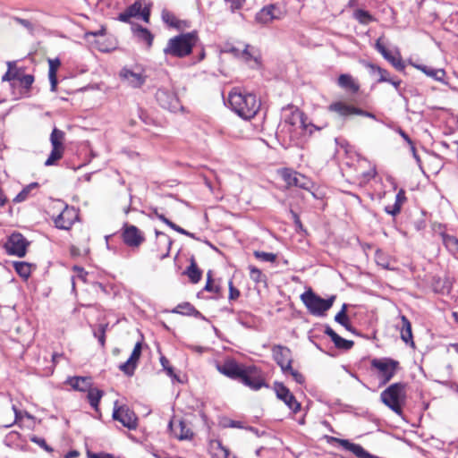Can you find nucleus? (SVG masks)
I'll return each mask as SVG.
<instances>
[{"instance_id":"obj_20","label":"nucleus","mask_w":458,"mask_h":458,"mask_svg":"<svg viewBox=\"0 0 458 458\" xmlns=\"http://www.w3.org/2000/svg\"><path fill=\"white\" fill-rule=\"evenodd\" d=\"M335 441H337L343 448L352 452L358 458H379L367 452L360 445L351 443L347 439L335 438Z\"/></svg>"},{"instance_id":"obj_9","label":"nucleus","mask_w":458,"mask_h":458,"mask_svg":"<svg viewBox=\"0 0 458 458\" xmlns=\"http://www.w3.org/2000/svg\"><path fill=\"white\" fill-rule=\"evenodd\" d=\"M28 244L29 242L21 233H15L9 236L4 243V249L8 254L21 258L27 252Z\"/></svg>"},{"instance_id":"obj_60","label":"nucleus","mask_w":458,"mask_h":458,"mask_svg":"<svg viewBox=\"0 0 458 458\" xmlns=\"http://www.w3.org/2000/svg\"><path fill=\"white\" fill-rule=\"evenodd\" d=\"M15 21L19 24H21V26L26 28L28 30H30V31L33 30V24L30 21L25 20V19H21V18H16Z\"/></svg>"},{"instance_id":"obj_54","label":"nucleus","mask_w":458,"mask_h":458,"mask_svg":"<svg viewBox=\"0 0 458 458\" xmlns=\"http://www.w3.org/2000/svg\"><path fill=\"white\" fill-rule=\"evenodd\" d=\"M286 373H289L291 374V376L293 377V378L298 383V384H302L304 382V377L301 373H300L299 371L295 370L293 369V367L291 366V369H288V371Z\"/></svg>"},{"instance_id":"obj_10","label":"nucleus","mask_w":458,"mask_h":458,"mask_svg":"<svg viewBox=\"0 0 458 458\" xmlns=\"http://www.w3.org/2000/svg\"><path fill=\"white\" fill-rule=\"evenodd\" d=\"M158 104L165 109L176 112L182 108L178 97L174 91L167 89H159L156 93Z\"/></svg>"},{"instance_id":"obj_39","label":"nucleus","mask_w":458,"mask_h":458,"mask_svg":"<svg viewBox=\"0 0 458 458\" xmlns=\"http://www.w3.org/2000/svg\"><path fill=\"white\" fill-rule=\"evenodd\" d=\"M368 67L370 69V72L372 73H376L378 75L379 78L377 80V82H386L387 81H390V75L386 70L373 64H369Z\"/></svg>"},{"instance_id":"obj_64","label":"nucleus","mask_w":458,"mask_h":458,"mask_svg":"<svg viewBox=\"0 0 458 458\" xmlns=\"http://www.w3.org/2000/svg\"><path fill=\"white\" fill-rule=\"evenodd\" d=\"M89 458H115L110 454H89Z\"/></svg>"},{"instance_id":"obj_30","label":"nucleus","mask_w":458,"mask_h":458,"mask_svg":"<svg viewBox=\"0 0 458 458\" xmlns=\"http://www.w3.org/2000/svg\"><path fill=\"white\" fill-rule=\"evenodd\" d=\"M49 70H48V78L50 81L51 90L55 91L57 86V77L56 72L58 68L61 65V62L58 58L49 59L48 60Z\"/></svg>"},{"instance_id":"obj_61","label":"nucleus","mask_w":458,"mask_h":458,"mask_svg":"<svg viewBox=\"0 0 458 458\" xmlns=\"http://www.w3.org/2000/svg\"><path fill=\"white\" fill-rule=\"evenodd\" d=\"M225 1L231 4L230 7L233 11L242 8V6L243 5V4L245 2V0H225Z\"/></svg>"},{"instance_id":"obj_15","label":"nucleus","mask_w":458,"mask_h":458,"mask_svg":"<svg viewBox=\"0 0 458 458\" xmlns=\"http://www.w3.org/2000/svg\"><path fill=\"white\" fill-rule=\"evenodd\" d=\"M281 174L282 178L289 187L295 186L304 190L310 189L311 182L305 175L287 168L282 170Z\"/></svg>"},{"instance_id":"obj_6","label":"nucleus","mask_w":458,"mask_h":458,"mask_svg":"<svg viewBox=\"0 0 458 458\" xmlns=\"http://www.w3.org/2000/svg\"><path fill=\"white\" fill-rule=\"evenodd\" d=\"M239 382L254 391L262 387H268L263 372L254 365L243 367Z\"/></svg>"},{"instance_id":"obj_1","label":"nucleus","mask_w":458,"mask_h":458,"mask_svg":"<svg viewBox=\"0 0 458 458\" xmlns=\"http://www.w3.org/2000/svg\"><path fill=\"white\" fill-rule=\"evenodd\" d=\"M228 103L239 116L246 120L254 117L260 107V101L255 95L243 94L238 89L230 91Z\"/></svg>"},{"instance_id":"obj_35","label":"nucleus","mask_w":458,"mask_h":458,"mask_svg":"<svg viewBox=\"0 0 458 458\" xmlns=\"http://www.w3.org/2000/svg\"><path fill=\"white\" fill-rule=\"evenodd\" d=\"M87 398L89 400V403L93 408H98L100 399L104 394V392L98 388H92L91 386L89 387V389L87 390Z\"/></svg>"},{"instance_id":"obj_31","label":"nucleus","mask_w":458,"mask_h":458,"mask_svg":"<svg viewBox=\"0 0 458 458\" xmlns=\"http://www.w3.org/2000/svg\"><path fill=\"white\" fill-rule=\"evenodd\" d=\"M8 70L4 74L2 80L11 81H19L21 73L24 72V68H18L14 62L7 63Z\"/></svg>"},{"instance_id":"obj_5","label":"nucleus","mask_w":458,"mask_h":458,"mask_svg":"<svg viewBox=\"0 0 458 458\" xmlns=\"http://www.w3.org/2000/svg\"><path fill=\"white\" fill-rule=\"evenodd\" d=\"M371 368L377 371L381 385L387 384L399 369V362L390 358H375L371 360Z\"/></svg>"},{"instance_id":"obj_53","label":"nucleus","mask_w":458,"mask_h":458,"mask_svg":"<svg viewBox=\"0 0 458 458\" xmlns=\"http://www.w3.org/2000/svg\"><path fill=\"white\" fill-rule=\"evenodd\" d=\"M156 235L157 238H159L160 241H164L165 243H167V245H168L167 252L165 255H164V257L168 256L169 250H170V247L172 244V240L170 239V237L167 234H165V233H162V232L156 231Z\"/></svg>"},{"instance_id":"obj_23","label":"nucleus","mask_w":458,"mask_h":458,"mask_svg":"<svg viewBox=\"0 0 458 458\" xmlns=\"http://www.w3.org/2000/svg\"><path fill=\"white\" fill-rule=\"evenodd\" d=\"M276 19H279V11L274 4L263 7L256 14V21L261 24H267Z\"/></svg>"},{"instance_id":"obj_34","label":"nucleus","mask_w":458,"mask_h":458,"mask_svg":"<svg viewBox=\"0 0 458 458\" xmlns=\"http://www.w3.org/2000/svg\"><path fill=\"white\" fill-rule=\"evenodd\" d=\"M133 30L136 37L140 40L144 41L148 45V47H151L153 43V35L150 33L148 30L142 28L141 26H137Z\"/></svg>"},{"instance_id":"obj_18","label":"nucleus","mask_w":458,"mask_h":458,"mask_svg":"<svg viewBox=\"0 0 458 458\" xmlns=\"http://www.w3.org/2000/svg\"><path fill=\"white\" fill-rule=\"evenodd\" d=\"M376 49L387 60L395 69L402 71L404 69V64L402 61L400 55H392V53L386 48L382 43L381 38H378L376 42Z\"/></svg>"},{"instance_id":"obj_49","label":"nucleus","mask_w":458,"mask_h":458,"mask_svg":"<svg viewBox=\"0 0 458 458\" xmlns=\"http://www.w3.org/2000/svg\"><path fill=\"white\" fill-rule=\"evenodd\" d=\"M220 424L223 428H244L242 421L233 420L228 419V418L222 419Z\"/></svg>"},{"instance_id":"obj_59","label":"nucleus","mask_w":458,"mask_h":458,"mask_svg":"<svg viewBox=\"0 0 458 458\" xmlns=\"http://www.w3.org/2000/svg\"><path fill=\"white\" fill-rule=\"evenodd\" d=\"M385 211H386L387 214L392 215V216H396V215H398V214L400 213L401 208H400L397 205H395V204L394 203V205L386 206V207L385 208Z\"/></svg>"},{"instance_id":"obj_22","label":"nucleus","mask_w":458,"mask_h":458,"mask_svg":"<svg viewBox=\"0 0 458 458\" xmlns=\"http://www.w3.org/2000/svg\"><path fill=\"white\" fill-rule=\"evenodd\" d=\"M241 58L244 60L247 63L253 62L254 64H251L253 68H258L260 66L261 64V55L259 51L250 46V45H244V47L242 48L241 52Z\"/></svg>"},{"instance_id":"obj_36","label":"nucleus","mask_w":458,"mask_h":458,"mask_svg":"<svg viewBox=\"0 0 458 458\" xmlns=\"http://www.w3.org/2000/svg\"><path fill=\"white\" fill-rule=\"evenodd\" d=\"M174 312L182 315L195 316L198 317L199 312L189 302L177 305Z\"/></svg>"},{"instance_id":"obj_21","label":"nucleus","mask_w":458,"mask_h":458,"mask_svg":"<svg viewBox=\"0 0 458 458\" xmlns=\"http://www.w3.org/2000/svg\"><path fill=\"white\" fill-rule=\"evenodd\" d=\"M328 109L331 112L338 114L342 117H350L354 114L358 115L359 107H356L352 105L347 104L343 101H337L332 103L329 106Z\"/></svg>"},{"instance_id":"obj_43","label":"nucleus","mask_w":458,"mask_h":458,"mask_svg":"<svg viewBox=\"0 0 458 458\" xmlns=\"http://www.w3.org/2000/svg\"><path fill=\"white\" fill-rule=\"evenodd\" d=\"M347 305L344 304L341 310L335 315V320L345 328L350 329L349 318L346 315Z\"/></svg>"},{"instance_id":"obj_51","label":"nucleus","mask_w":458,"mask_h":458,"mask_svg":"<svg viewBox=\"0 0 458 458\" xmlns=\"http://www.w3.org/2000/svg\"><path fill=\"white\" fill-rule=\"evenodd\" d=\"M376 174H377V171H376L375 166H373L369 171H367L361 174L360 183H367L371 179H373L376 176Z\"/></svg>"},{"instance_id":"obj_48","label":"nucleus","mask_w":458,"mask_h":458,"mask_svg":"<svg viewBox=\"0 0 458 458\" xmlns=\"http://www.w3.org/2000/svg\"><path fill=\"white\" fill-rule=\"evenodd\" d=\"M18 81L20 82L21 86L26 89H29L34 82V76L31 74H25L23 72Z\"/></svg>"},{"instance_id":"obj_3","label":"nucleus","mask_w":458,"mask_h":458,"mask_svg":"<svg viewBox=\"0 0 458 458\" xmlns=\"http://www.w3.org/2000/svg\"><path fill=\"white\" fill-rule=\"evenodd\" d=\"M405 388L404 383H394L380 394L381 402L398 415L403 413V405L405 403Z\"/></svg>"},{"instance_id":"obj_25","label":"nucleus","mask_w":458,"mask_h":458,"mask_svg":"<svg viewBox=\"0 0 458 458\" xmlns=\"http://www.w3.org/2000/svg\"><path fill=\"white\" fill-rule=\"evenodd\" d=\"M440 236L447 251L458 259V238L445 232L441 233Z\"/></svg>"},{"instance_id":"obj_57","label":"nucleus","mask_w":458,"mask_h":458,"mask_svg":"<svg viewBox=\"0 0 458 458\" xmlns=\"http://www.w3.org/2000/svg\"><path fill=\"white\" fill-rule=\"evenodd\" d=\"M240 296V291L233 286L232 281L229 282V299L236 300Z\"/></svg>"},{"instance_id":"obj_26","label":"nucleus","mask_w":458,"mask_h":458,"mask_svg":"<svg viewBox=\"0 0 458 458\" xmlns=\"http://www.w3.org/2000/svg\"><path fill=\"white\" fill-rule=\"evenodd\" d=\"M67 383L77 391L86 392L92 386L90 377H72L67 379Z\"/></svg>"},{"instance_id":"obj_27","label":"nucleus","mask_w":458,"mask_h":458,"mask_svg":"<svg viewBox=\"0 0 458 458\" xmlns=\"http://www.w3.org/2000/svg\"><path fill=\"white\" fill-rule=\"evenodd\" d=\"M142 4L140 1H135L118 15V20L123 22H130L131 18L137 17L141 12Z\"/></svg>"},{"instance_id":"obj_8","label":"nucleus","mask_w":458,"mask_h":458,"mask_svg":"<svg viewBox=\"0 0 458 458\" xmlns=\"http://www.w3.org/2000/svg\"><path fill=\"white\" fill-rule=\"evenodd\" d=\"M118 402L114 403L113 411V419L122 423V425L129 429H135L137 428V416L133 411L128 406H117Z\"/></svg>"},{"instance_id":"obj_62","label":"nucleus","mask_w":458,"mask_h":458,"mask_svg":"<svg viewBox=\"0 0 458 458\" xmlns=\"http://www.w3.org/2000/svg\"><path fill=\"white\" fill-rule=\"evenodd\" d=\"M106 34V29L105 28H102L101 30H98V31H90V32H87L85 34V38L89 40V38L90 37H98V36H104Z\"/></svg>"},{"instance_id":"obj_33","label":"nucleus","mask_w":458,"mask_h":458,"mask_svg":"<svg viewBox=\"0 0 458 458\" xmlns=\"http://www.w3.org/2000/svg\"><path fill=\"white\" fill-rule=\"evenodd\" d=\"M284 123L290 126L289 131H291V128L294 126H299L302 130L305 129L303 114L299 110L293 111L291 114L285 118Z\"/></svg>"},{"instance_id":"obj_47","label":"nucleus","mask_w":458,"mask_h":458,"mask_svg":"<svg viewBox=\"0 0 458 458\" xmlns=\"http://www.w3.org/2000/svg\"><path fill=\"white\" fill-rule=\"evenodd\" d=\"M179 428H180V433H177L176 430H174V435L178 439L183 440V439H189L191 437V436H192L191 431L188 428H186V426L184 425L183 422L180 421Z\"/></svg>"},{"instance_id":"obj_16","label":"nucleus","mask_w":458,"mask_h":458,"mask_svg":"<svg viewBox=\"0 0 458 458\" xmlns=\"http://www.w3.org/2000/svg\"><path fill=\"white\" fill-rule=\"evenodd\" d=\"M123 239L130 247H139L144 242L142 233L135 226L125 224L123 225Z\"/></svg>"},{"instance_id":"obj_58","label":"nucleus","mask_w":458,"mask_h":458,"mask_svg":"<svg viewBox=\"0 0 458 458\" xmlns=\"http://www.w3.org/2000/svg\"><path fill=\"white\" fill-rule=\"evenodd\" d=\"M242 49H241L239 47L228 45V46L225 47V52L233 54L234 56L241 58V52H242Z\"/></svg>"},{"instance_id":"obj_45","label":"nucleus","mask_w":458,"mask_h":458,"mask_svg":"<svg viewBox=\"0 0 458 458\" xmlns=\"http://www.w3.org/2000/svg\"><path fill=\"white\" fill-rule=\"evenodd\" d=\"M253 255L256 259L264 261V262H275L276 259V255L271 252H265L260 250H255Z\"/></svg>"},{"instance_id":"obj_4","label":"nucleus","mask_w":458,"mask_h":458,"mask_svg":"<svg viewBox=\"0 0 458 458\" xmlns=\"http://www.w3.org/2000/svg\"><path fill=\"white\" fill-rule=\"evenodd\" d=\"M301 300L311 315L324 317L327 311L333 306L335 296L333 295L328 299H323L310 288L301 295Z\"/></svg>"},{"instance_id":"obj_2","label":"nucleus","mask_w":458,"mask_h":458,"mask_svg":"<svg viewBox=\"0 0 458 458\" xmlns=\"http://www.w3.org/2000/svg\"><path fill=\"white\" fill-rule=\"evenodd\" d=\"M197 42L198 36L196 32L182 33L168 40L164 48V54L177 58H183L191 53Z\"/></svg>"},{"instance_id":"obj_42","label":"nucleus","mask_w":458,"mask_h":458,"mask_svg":"<svg viewBox=\"0 0 458 458\" xmlns=\"http://www.w3.org/2000/svg\"><path fill=\"white\" fill-rule=\"evenodd\" d=\"M250 270V278L255 282V283H262L266 282L267 276L262 273V271L254 267V266H249Z\"/></svg>"},{"instance_id":"obj_24","label":"nucleus","mask_w":458,"mask_h":458,"mask_svg":"<svg viewBox=\"0 0 458 458\" xmlns=\"http://www.w3.org/2000/svg\"><path fill=\"white\" fill-rule=\"evenodd\" d=\"M401 325H398V328L400 330L401 339L411 347H414L415 344L413 341L412 331H411V324L410 320L404 316L402 315L400 317Z\"/></svg>"},{"instance_id":"obj_56","label":"nucleus","mask_w":458,"mask_h":458,"mask_svg":"<svg viewBox=\"0 0 458 458\" xmlns=\"http://www.w3.org/2000/svg\"><path fill=\"white\" fill-rule=\"evenodd\" d=\"M405 192L403 190H400L395 196L394 204L397 205L400 208H402V206L405 202Z\"/></svg>"},{"instance_id":"obj_40","label":"nucleus","mask_w":458,"mask_h":458,"mask_svg":"<svg viewBox=\"0 0 458 458\" xmlns=\"http://www.w3.org/2000/svg\"><path fill=\"white\" fill-rule=\"evenodd\" d=\"M186 274L193 284L198 283L201 279L202 273L193 260L187 268Z\"/></svg>"},{"instance_id":"obj_29","label":"nucleus","mask_w":458,"mask_h":458,"mask_svg":"<svg viewBox=\"0 0 458 458\" xmlns=\"http://www.w3.org/2000/svg\"><path fill=\"white\" fill-rule=\"evenodd\" d=\"M337 82L339 87L344 89L345 90H349L352 93H357L360 89L359 84L350 74H341L338 77Z\"/></svg>"},{"instance_id":"obj_13","label":"nucleus","mask_w":458,"mask_h":458,"mask_svg":"<svg viewBox=\"0 0 458 458\" xmlns=\"http://www.w3.org/2000/svg\"><path fill=\"white\" fill-rule=\"evenodd\" d=\"M272 354L275 361L281 368L282 371L286 374L291 369L293 358L291 350L283 345H275L272 348Z\"/></svg>"},{"instance_id":"obj_63","label":"nucleus","mask_w":458,"mask_h":458,"mask_svg":"<svg viewBox=\"0 0 458 458\" xmlns=\"http://www.w3.org/2000/svg\"><path fill=\"white\" fill-rule=\"evenodd\" d=\"M13 411L14 412V417H15L14 421L13 423H11L10 425H7L6 427L12 426L14 422L21 420L23 417V412L21 411L18 410L15 405H13Z\"/></svg>"},{"instance_id":"obj_28","label":"nucleus","mask_w":458,"mask_h":458,"mask_svg":"<svg viewBox=\"0 0 458 458\" xmlns=\"http://www.w3.org/2000/svg\"><path fill=\"white\" fill-rule=\"evenodd\" d=\"M325 334L331 338L332 342L338 349L349 350L353 346L352 341L344 339L338 335L330 327H326Z\"/></svg>"},{"instance_id":"obj_17","label":"nucleus","mask_w":458,"mask_h":458,"mask_svg":"<svg viewBox=\"0 0 458 458\" xmlns=\"http://www.w3.org/2000/svg\"><path fill=\"white\" fill-rule=\"evenodd\" d=\"M141 353V344L137 343L132 350L130 358L126 362L121 364L119 369L127 376H132Z\"/></svg>"},{"instance_id":"obj_12","label":"nucleus","mask_w":458,"mask_h":458,"mask_svg":"<svg viewBox=\"0 0 458 458\" xmlns=\"http://www.w3.org/2000/svg\"><path fill=\"white\" fill-rule=\"evenodd\" d=\"M243 365L239 364L234 359H226L223 363L217 362L216 369L222 375L239 381Z\"/></svg>"},{"instance_id":"obj_7","label":"nucleus","mask_w":458,"mask_h":458,"mask_svg":"<svg viewBox=\"0 0 458 458\" xmlns=\"http://www.w3.org/2000/svg\"><path fill=\"white\" fill-rule=\"evenodd\" d=\"M64 132L61 130L55 128L50 135V142L52 145V150L45 161L46 166H51L56 164L60 160L64 152Z\"/></svg>"},{"instance_id":"obj_37","label":"nucleus","mask_w":458,"mask_h":458,"mask_svg":"<svg viewBox=\"0 0 458 458\" xmlns=\"http://www.w3.org/2000/svg\"><path fill=\"white\" fill-rule=\"evenodd\" d=\"M375 260L376 263L380 266L381 267L387 269V270H394V267L392 266L391 259L385 255L381 251H377L375 255Z\"/></svg>"},{"instance_id":"obj_14","label":"nucleus","mask_w":458,"mask_h":458,"mask_svg":"<svg viewBox=\"0 0 458 458\" xmlns=\"http://www.w3.org/2000/svg\"><path fill=\"white\" fill-rule=\"evenodd\" d=\"M274 388L276 397L283 401L293 413H297L301 410V403L283 383H275Z\"/></svg>"},{"instance_id":"obj_32","label":"nucleus","mask_w":458,"mask_h":458,"mask_svg":"<svg viewBox=\"0 0 458 458\" xmlns=\"http://www.w3.org/2000/svg\"><path fill=\"white\" fill-rule=\"evenodd\" d=\"M416 67L428 77H431L438 81H443L445 76V72L443 69H435L433 67L423 64L416 65Z\"/></svg>"},{"instance_id":"obj_44","label":"nucleus","mask_w":458,"mask_h":458,"mask_svg":"<svg viewBox=\"0 0 458 458\" xmlns=\"http://www.w3.org/2000/svg\"><path fill=\"white\" fill-rule=\"evenodd\" d=\"M107 324H100L98 329H95L93 334L96 338H98V343L102 347L105 346L106 344V331L107 329Z\"/></svg>"},{"instance_id":"obj_46","label":"nucleus","mask_w":458,"mask_h":458,"mask_svg":"<svg viewBox=\"0 0 458 458\" xmlns=\"http://www.w3.org/2000/svg\"><path fill=\"white\" fill-rule=\"evenodd\" d=\"M354 17L360 22L368 24L372 21V16L369 13V12L364 11L362 9H358L354 13Z\"/></svg>"},{"instance_id":"obj_52","label":"nucleus","mask_w":458,"mask_h":458,"mask_svg":"<svg viewBox=\"0 0 458 458\" xmlns=\"http://www.w3.org/2000/svg\"><path fill=\"white\" fill-rule=\"evenodd\" d=\"M160 363L163 369L166 371L168 376L173 377L174 378L177 377L176 375L174 373L173 368L169 366V360L165 357L162 356L160 358Z\"/></svg>"},{"instance_id":"obj_19","label":"nucleus","mask_w":458,"mask_h":458,"mask_svg":"<svg viewBox=\"0 0 458 458\" xmlns=\"http://www.w3.org/2000/svg\"><path fill=\"white\" fill-rule=\"evenodd\" d=\"M121 79L132 88H140L145 82V77L140 72H135L128 68L120 72Z\"/></svg>"},{"instance_id":"obj_38","label":"nucleus","mask_w":458,"mask_h":458,"mask_svg":"<svg viewBox=\"0 0 458 458\" xmlns=\"http://www.w3.org/2000/svg\"><path fill=\"white\" fill-rule=\"evenodd\" d=\"M13 267L16 273L23 278H28L31 273L30 265L27 262L16 261L13 263Z\"/></svg>"},{"instance_id":"obj_55","label":"nucleus","mask_w":458,"mask_h":458,"mask_svg":"<svg viewBox=\"0 0 458 458\" xmlns=\"http://www.w3.org/2000/svg\"><path fill=\"white\" fill-rule=\"evenodd\" d=\"M205 290L208 292H215V293H218V291H219V288L217 286H214V284H213V281L211 278V271H209L208 273V281L205 285Z\"/></svg>"},{"instance_id":"obj_11","label":"nucleus","mask_w":458,"mask_h":458,"mask_svg":"<svg viewBox=\"0 0 458 458\" xmlns=\"http://www.w3.org/2000/svg\"><path fill=\"white\" fill-rule=\"evenodd\" d=\"M79 213L73 207L66 205L61 213L54 218L56 228L61 230H70L72 225L78 220Z\"/></svg>"},{"instance_id":"obj_41","label":"nucleus","mask_w":458,"mask_h":458,"mask_svg":"<svg viewBox=\"0 0 458 458\" xmlns=\"http://www.w3.org/2000/svg\"><path fill=\"white\" fill-rule=\"evenodd\" d=\"M38 184L37 182H32L29 185H27L25 188H23L13 199V202L19 203L26 200L30 191L36 188H38Z\"/></svg>"},{"instance_id":"obj_50","label":"nucleus","mask_w":458,"mask_h":458,"mask_svg":"<svg viewBox=\"0 0 458 458\" xmlns=\"http://www.w3.org/2000/svg\"><path fill=\"white\" fill-rule=\"evenodd\" d=\"M30 441L37 444L48 453H51L53 451V449L47 444L46 440L42 437L34 436L30 438Z\"/></svg>"}]
</instances>
